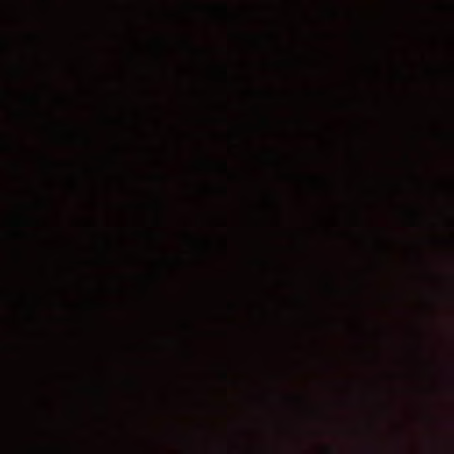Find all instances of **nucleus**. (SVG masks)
<instances>
[{"instance_id": "f257e3e1", "label": "nucleus", "mask_w": 454, "mask_h": 454, "mask_svg": "<svg viewBox=\"0 0 454 454\" xmlns=\"http://www.w3.org/2000/svg\"><path fill=\"white\" fill-rule=\"evenodd\" d=\"M447 16L445 29V62L443 75L447 91L441 106V118L448 124L454 123V0H445L443 4Z\"/></svg>"}, {"instance_id": "f03ea898", "label": "nucleus", "mask_w": 454, "mask_h": 454, "mask_svg": "<svg viewBox=\"0 0 454 454\" xmlns=\"http://www.w3.org/2000/svg\"><path fill=\"white\" fill-rule=\"evenodd\" d=\"M441 188L443 195V228L446 232L443 245L448 250L445 261L454 263V162H447L442 170Z\"/></svg>"}, {"instance_id": "7ed1b4c3", "label": "nucleus", "mask_w": 454, "mask_h": 454, "mask_svg": "<svg viewBox=\"0 0 454 454\" xmlns=\"http://www.w3.org/2000/svg\"><path fill=\"white\" fill-rule=\"evenodd\" d=\"M432 4L427 0V143L430 142H454L449 140H436L433 136L432 129Z\"/></svg>"}, {"instance_id": "20e7f679", "label": "nucleus", "mask_w": 454, "mask_h": 454, "mask_svg": "<svg viewBox=\"0 0 454 454\" xmlns=\"http://www.w3.org/2000/svg\"><path fill=\"white\" fill-rule=\"evenodd\" d=\"M445 391L450 395L454 394V353L453 340L448 341V358L444 366Z\"/></svg>"}, {"instance_id": "39448f33", "label": "nucleus", "mask_w": 454, "mask_h": 454, "mask_svg": "<svg viewBox=\"0 0 454 454\" xmlns=\"http://www.w3.org/2000/svg\"><path fill=\"white\" fill-rule=\"evenodd\" d=\"M444 299L448 305H454V272L448 270L443 275Z\"/></svg>"}, {"instance_id": "423d86ee", "label": "nucleus", "mask_w": 454, "mask_h": 454, "mask_svg": "<svg viewBox=\"0 0 454 454\" xmlns=\"http://www.w3.org/2000/svg\"><path fill=\"white\" fill-rule=\"evenodd\" d=\"M399 110L400 109L398 105H393L387 110V114L391 116H395L399 114Z\"/></svg>"}, {"instance_id": "0eeeda50", "label": "nucleus", "mask_w": 454, "mask_h": 454, "mask_svg": "<svg viewBox=\"0 0 454 454\" xmlns=\"http://www.w3.org/2000/svg\"><path fill=\"white\" fill-rule=\"evenodd\" d=\"M445 422L449 428H454V418L448 417Z\"/></svg>"}, {"instance_id": "6e6552de", "label": "nucleus", "mask_w": 454, "mask_h": 454, "mask_svg": "<svg viewBox=\"0 0 454 454\" xmlns=\"http://www.w3.org/2000/svg\"><path fill=\"white\" fill-rule=\"evenodd\" d=\"M447 444H448V447H454V438L448 437Z\"/></svg>"}]
</instances>
